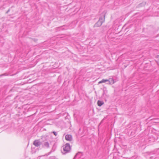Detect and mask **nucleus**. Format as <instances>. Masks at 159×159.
<instances>
[{
	"mask_svg": "<svg viewBox=\"0 0 159 159\" xmlns=\"http://www.w3.org/2000/svg\"><path fill=\"white\" fill-rule=\"evenodd\" d=\"M105 15H103V18L102 17H100L98 22L94 25V27H98L101 26L105 21Z\"/></svg>",
	"mask_w": 159,
	"mask_h": 159,
	"instance_id": "nucleus-1",
	"label": "nucleus"
},
{
	"mask_svg": "<svg viewBox=\"0 0 159 159\" xmlns=\"http://www.w3.org/2000/svg\"><path fill=\"white\" fill-rule=\"evenodd\" d=\"M70 149V144L68 143H66L65 145V147L63 148V152L62 153L63 154H65L69 152Z\"/></svg>",
	"mask_w": 159,
	"mask_h": 159,
	"instance_id": "nucleus-2",
	"label": "nucleus"
},
{
	"mask_svg": "<svg viewBox=\"0 0 159 159\" xmlns=\"http://www.w3.org/2000/svg\"><path fill=\"white\" fill-rule=\"evenodd\" d=\"M33 144L36 147H38L41 144V143L38 140H36L34 141Z\"/></svg>",
	"mask_w": 159,
	"mask_h": 159,
	"instance_id": "nucleus-3",
	"label": "nucleus"
},
{
	"mask_svg": "<svg viewBox=\"0 0 159 159\" xmlns=\"http://www.w3.org/2000/svg\"><path fill=\"white\" fill-rule=\"evenodd\" d=\"M65 138L66 140L70 141L72 140V136L70 134H67L66 135Z\"/></svg>",
	"mask_w": 159,
	"mask_h": 159,
	"instance_id": "nucleus-4",
	"label": "nucleus"
},
{
	"mask_svg": "<svg viewBox=\"0 0 159 159\" xmlns=\"http://www.w3.org/2000/svg\"><path fill=\"white\" fill-rule=\"evenodd\" d=\"M108 80V83L109 84H113L114 83L115 81L114 79L112 78H109Z\"/></svg>",
	"mask_w": 159,
	"mask_h": 159,
	"instance_id": "nucleus-5",
	"label": "nucleus"
},
{
	"mask_svg": "<svg viewBox=\"0 0 159 159\" xmlns=\"http://www.w3.org/2000/svg\"><path fill=\"white\" fill-rule=\"evenodd\" d=\"M97 103L98 105L100 107L103 104L104 102L102 101L98 100L97 102Z\"/></svg>",
	"mask_w": 159,
	"mask_h": 159,
	"instance_id": "nucleus-6",
	"label": "nucleus"
},
{
	"mask_svg": "<svg viewBox=\"0 0 159 159\" xmlns=\"http://www.w3.org/2000/svg\"><path fill=\"white\" fill-rule=\"evenodd\" d=\"M43 146L47 148L49 147V143L48 142H45L43 144Z\"/></svg>",
	"mask_w": 159,
	"mask_h": 159,
	"instance_id": "nucleus-7",
	"label": "nucleus"
},
{
	"mask_svg": "<svg viewBox=\"0 0 159 159\" xmlns=\"http://www.w3.org/2000/svg\"><path fill=\"white\" fill-rule=\"evenodd\" d=\"M107 81H108V80H105V79H103L102 80H101V81H100L98 82V84H101V83H105V82H107Z\"/></svg>",
	"mask_w": 159,
	"mask_h": 159,
	"instance_id": "nucleus-8",
	"label": "nucleus"
},
{
	"mask_svg": "<svg viewBox=\"0 0 159 159\" xmlns=\"http://www.w3.org/2000/svg\"><path fill=\"white\" fill-rule=\"evenodd\" d=\"M134 128L135 129H136L137 127V125L136 124L135 122H134Z\"/></svg>",
	"mask_w": 159,
	"mask_h": 159,
	"instance_id": "nucleus-9",
	"label": "nucleus"
},
{
	"mask_svg": "<svg viewBox=\"0 0 159 159\" xmlns=\"http://www.w3.org/2000/svg\"><path fill=\"white\" fill-rule=\"evenodd\" d=\"M52 133H53L54 135L55 136H56L57 135V132H55V131H53L52 132Z\"/></svg>",
	"mask_w": 159,
	"mask_h": 159,
	"instance_id": "nucleus-10",
	"label": "nucleus"
},
{
	"mask_svg": "<svg viewBox=\"0 0 159 159\" xmlns=\"http://www.w3.org/2000/svg\"><path fill=\"white\" fill-rule=\"evenodd\" d=\"M7 75V74L6 73H5V74H2V75H0V76H2V75Z\"/></svg>",
	"mask_w": 159,
	"mask_h": 159,
	"instance_id": "nucleus-11",
	"label": "nucleus"
},
{
	"mask_svg": "<svg viewBox=\"0 0 159 159\" xmlns=\"http://www.w3.org/2000/svg\"><path fill=\"white\" fill-rule=\"evenodd\" d=\"M10 11V9H9L8 10V11L6 12V13H8Z\"/></svg>",
	"mask_w": 159,
	"mask_h": 159,
	"instance_id": "nucleus-12",
	"label": "nucleus"
},
{
	"mask_svg": "<svg viewBox=\"0 0 159 159\" xmlns=\"http://www.w3.org/2000/svg\"><path fill=\"white\" fill-rule=\"evenodd\" d=\"M150 158L151 159H153L154 158V157H153V156H152V157H150Z\"/></svg>",
	"mask_w": 159,
	"mask_h": 159,
	"instance_id": "nucleus-13",
	"label": "nucleus"
},
{
	"mask_svg": "<svg viewBox=\"0 0 159 159\" xmlns=\"http://www.w3.org/2000/svg\"><path fill=\"white\" fill-rule=\"evenodd\" d=\"M157 57L159 59V55L157 56Z\"/></svg>",
	"mask_w": 159,
	"mask_h": 159,
	"instance_id": "nucleus-14",
	"label": "nucleus"
},
{
	"mask_svg": "<svg viewBox=\"0 0 159 159\" xmlns=\"http://www.w3.org/2000/svg\"><path fill=\"white\" fill-rule=\"evenodd\" d=\"M34 42H36V41H37V39H34Z\"/></svg>",
	"mask_w": 159,
	"mask_h": 159,
	"instance_id": "nucleus-15",
	"label": "nucleus"
},
{
	"mask_svg": "<svg viewBox=\"0 0 159 159\" xmlns=\"http://www.w3.org/2000/svg\"><path fill=\"white\" fill-rule=\"evenodd\" d=\"M77 154H78L77 153V154H76L74 158H75V157H76V156H77Z\"/></svg>",
	"mask_w": 159,
	"mask_h": 159,
	"instance_id": "nucleus-16",
	"label": "nucleus"
},
{
	"mask_svg": "<svg viewBox=\"0 0 159 159\" xmlns=\"http://www.w3.org/2000/svg\"><path fill=\"white\" fill-rule=\"evenodd\" d=\"M105 92H106V91L105 90H104V93H105Z\"/></svg>",
	"mask_w": 159,
	"mask_h": 159,
	"instance_id": "nucleus-17",
	"label": "nucleus"
},
{
	"mask_svg": "<svg viewBox=\"0 0 159 159\" xmlns=\"http://www.w3.org/2000/svg\"><path fill=\"white\" fill-rule=\"evenodd\" d=\"M105 92H106V91L105 90H104V93H105Z\"/></svg>",
	"mask_w": 159,
	"mask_h": 159,
	"instance_id": "nucleus-18",
	"label": "nucleus"
},
{
	"mask_svg": "<svg viewBox=\"0 0 159 159\" xmlns=\"http://www.w3.org/2000/svg\"><path fill=\"white\" fill-rule=\"evenodd\" d=\"M62 26H61V27H59V28H62Z\"/></svg>",
	"mask_w": 159,
	"mask_h": 159,
	"instance_id": "nucleus-19",
	"label": "nucleus"
},
{
	"mask_svg": "<svg viewBox=\"0 0 159 159\" xmlns=\"http://www.w3.org/2000/svg\"><path fill=\"white\" fill-rule=\"evenodd\" d=\"M158 149H159V148Z\"/></svg>",
	"mask_w": 159,
	"mask_h": 159,
	"instance_id": "nucleus-20",
	"label": "nucleus"
}]
</instances>
